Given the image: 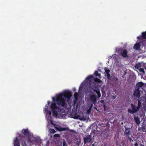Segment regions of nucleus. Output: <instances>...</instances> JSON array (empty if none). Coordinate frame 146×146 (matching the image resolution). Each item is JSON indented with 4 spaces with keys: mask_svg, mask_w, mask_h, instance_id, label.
I'll return each instance as SVG.
<instances>
[{
    "mask_svg": "<svg viewBox=\"0 0 146 146\" xmlns=\"http://www.w3.org/2000/svg\"><path fill=\"white\" fill-rule=\"evenodd\" d=\"M72 96V93L71 92L66 91L62 94H58L56 96V98H52L53 102H56L58 105L66 108L67 105L66 103L65 100L63 98V97L69 100Z\"/></svg>",
    "mask_w": 146,
    "mask_h": 146,
    "instance_id": "nucleus-1",
    "label": "nucleus"
},
{
    "mask_svg": "<svg viewBox=\"0 0 146 146\" xmlns=\"http://www.w3.org/2000/svg\"><path fill=\"white\" fill-rule=\"evenodd\" d=\"M137 106H136L133 103L131 104V108L128 109L127 111L130 114H134L137 113L139 111V109L141 107V103L140 100L138 99Z\"/></svg>",
    "mask_w": 146,
    "mask_h": 146,
    "instance_id": "nucleus-2",
    "label": "nucleus"
},
{
    "mask_svg": "<svg viewBox=\"0 0 146 146\" xmlns=\"http://www.w3.org/2000/svg\"><path fill=\"white\" fill-rule=\"evenodd\" d=\"M58 108L59 107L56 106L55 103H52L50 106V108L54 116L57 117L58 115L57 111Z\"/></svg>",
    "mask_w": 146,
    "mask_h": 146,
    "instance_id": "nucleus-3",
    "label": "nucleus"
},
{
    "mask_svg": "<svg viewBox=\"0 0 146 146\" xmlns=\"http://www.w3.org/2000/svg\"><path fill=\"white\" fill-rule=\"evenodd\" d=\"M91 87L93 91L95 92L97 94L98 96V98L100 97L101 95L100 93V90L98 88L97 85H96L94 84H91Z\"/></svg>",
    "mask_w": 146,
    "mask_h": 146,
    "instance_id": "nucleus-4",
    "label": "nucleus"
},
{
    "mask_svg": "<svg viewBox=\"0 0 146 146\" xmlns=\"http://www.w3.org/2000/svg\"><path fill=\"white\" fill-rule=\"evenodd\" d=\"M84 144L90 142L92 141V136L90 135H87L85 137L83 138Z\"/></svg>",
    "mask_w": 146,
    "mask_h": 146,
    "instance_id": "nucleus-5",
    "label": "nucleus"
},
{
    "mask_svg": "<svg viewBox=\"0 0 146 146\" xmlns=\"http://www.w3.org/2000/svg\"><path fill=\"white\" fill-rule=\"evenodd\" d=\"M133 96L138 99L140 97V92L139 88H136L134 91Z\"/></svg>",
    "mask_w": 146,
    "mask_h": 146,
    "instance_id": "nucleus-6",
    "label": "nucleus"
},
{
    "mask_svg": "<svg viewBox=\"0 0 146 146\" xmlns=\"http://www.w3.org/2000/svg\"><path fill=\"white\" fill-rule=\"evenodd\" d=\"M90 99L92 101V102L95 105L97 103V98L95 94H92L90 97Z\"/></svg>",
    "mask_w": 146,
    "mask_h": 146,
    "instance_id": "nucleus-7",
    "label": "nucleus"
},
{
    "mask_svg": "<svg viewBox=\"0 0 146 146\" xmlns=\"http://www.w3.org/2000/svg\"><path fill=\"white\" fill-rule=\"evenodd\" d=\"M130 129L129 128L125 127V130L124 131V135L129 137L130 136Z\"/></svg>",
    "mask_w": 146,
    "mask_h": 146,
    "instance_id": "nucleus-8",
    "label": "nucleus"
},
{
    "mask_svg": "<svg viewBox=\"0 0 146 146\" xmlns=\"http://www.w3.org/2000/svg\"><path fill=\"white\" fill-rule=\"evenodd\" d=\"M22 132L23 134H24L25 136L26 137L28 136L30 134L28 129H23L22 130Z\"/></svg>",
    "mask_w": 146,
    "mask_h": 146,
    "instance_id": "nucleus-9",
    "label": "nucleus"
},
{
    "mask_svg": "<svg viewBox=\"0 0 146 146\" xmlns=\"http://www.w3.org/2000/svg\"><path fill=\"white\" fill-rule=\"evenodd\" d=\"M134 118L137 125L139 126L140 123L139 118L137 116H136L135 115L134 116Z\"/></svg>",
    "mask_w": 146,
    "mask_h": 146,
    "instance_id": "nucleus-10",
    "label": "nucleus"
},
{
    "mask_svg": "<svg viewBox=\"0 0 146 146\" xmlns=\"http://www.w3.org/2000/svg\"><path fill=\"white\" fill-rule=\"evenodd\" d=\"M121 55L124 58H127L128 56L127 55V52L126 50H124L121 52Z\"/></svg>",
    "mask_w": 146,
    "mask_h": 146,
    "instance_id": "nucleus-11",
    "label": "nucleus"
},
{
    "mask_svg": "<svg viewBox=\"0 0 146 146\" xmlns=\"http://www.w3.org/2000/svg\"><path fill=\"white\" fill-rule=\"evenodd\" d=\"M142 35L141 36H139L137 37V38L139 39H146V31L145 32H142Z\"/></svg>",
    "mask_w": 146,
    "mask_h": 146,
    "instance_id": "nucleus-12",
    "label": "nucleus"
},
{
    "mask_svg": "<svg viewBox=\"0 0 146 146\" xmlns=\"http://www.w3.org/2000/svg\"><path fill=\"white\" fill-rule=\"evenodd\" d=\"M56 129L59 131H66L67 130L66 128H62L60 126H58V127H56Z\"/></svg>",
    "mask_w": 146,
    "mask_h": 146,
    "instance_id": "nucleus-13",
    "label": "nucleus"
},
{
    "mask_svg": "<svg viewBox=\"0 0 146 146\" xmlns=\"http://www.w3.org/2000/svg\"><path fill=\"white\" fill-rule=\"evenodd\" d=\"M58 114H59L60 115H64L63 113H64L65 110L64 109L62 108H58L57 111Z\"/></svg>",
    "mask_w": 146,
    "mask_h": 146,
    "instance_id": "nucleus-14",
    "label": "nucleus"
},
{
    "mask_svg": "<svg viewBox=\"0 0 146 146\" xmlns=\"http://www.w3.org/2000/svg\"><path fill=\"white\" fill-rule=\"evenodd\" d=\"M14 146H20L19 141L17 137H16L15 139L14 140Z\"/></svg>",
    "mask_w": 146,
    "mask_h": 146,
    "instance_id": "nucleus-15",
    "label": "nucleus"
},
{
    "mask_svg": "<svg viewBox=\"0 0 146 146\" xmlns=\"http://www.w3.org/2000/svg\"><path fill=\"white\" fill-rule=\"evenodd\" d=\"M144 85V83L142 82H140L137 83L136 85V86L137 88L142 87Z\"/></svg>",
    "mask_w": 146,
    "mask_h": 146,
    "instance_id": "nucleus-16",
    "label": "nucleus"
},
{
    "mask_svg": "<svg viewBox=\"0 0 146 146\" xmlns=\"http://www.w3.org/2000/svg\"><path fill=\"white\" fill-rule=\"evenodd\" d=\"M140 45L139 43H136L134 46V48L136 50H138L140 48Z\"/></svg>",
    "mask_w": 146,
    "mask_h": 146,
    "instance_id": "nucleus-17",
    "label": "nucleus"
},
{
    "mask_svg": "<svg viewBox=\"0 0 146 146\" xmlns=\"http://www.w3.org/2000/svg\"><path fill=\"white\" fill-rule=\"evenodd\" d=\"M141 66V63H138L136 64L135 66V68L137 69H139V68Z\"/></svg>",
    "mask_w": 146,
    "mask_h": 146,
    "instance_id": "nucleus-18",
    "label": "nucleus"
},
{
    "mask_svg": "<svg viewBox=\"0 0 146 146\" xmlns=\"http://www.w3.org/2000/svg\"><path fill=\"white\" fill-rule=\"evenodd\" d=\"M94 74L96 76H98L100 78H101V74H99L98 71H96L94 73Z\"/></svg>",
    "mask_w": 146,
    "mask_h": 146,
    "instance_id": "nucleus-19",
    "label": "nucleus"
},
{
    "mask_svg": "<svg viewBox=\"0 0 146 146\" xmlns=\"http://www.w3.org/2000/svg\"><path fill=\"white\" fill-rule=\"evenodd\" d=\"M93 75H90L88 76L86 78V80H89L90 79L93 78Z\"/></svg>",
    "mask_w": 146,
    "mask_h": 146,
    "instance_id": "nucleus-20",
    "label": "nucleus"
},
{
    "mask_svg": "<svg viewBox=\"0 0 146 146\" xmlns=\"http://www.w3.org/2000/svg\"><path fill=\"white\" fill-rule=\"evenodd\" d=\"M48 109V107L47 106H46L45 108V111H47V113L49 114V115H50L51 114V112L50 111H48L47 110Z\"/></svg>",
    "mask_w": 146,
    "mask_h": 146,
    "instance_id": "nucleus-21",
    "label": "nucleus"
},
{
    "mask_svg": "<svg viewBox=\"0 0 146 146\" xmlns=\"http://www.w3.org/2000/svg\"><path fill=\"white\" fill-rule=\"evenodd\" d=\"M105 71L106 74L108 73H110V70L107 67H106L105 68Z\"/></svg>",
    "mask_w": 146,
    "mask_h": 146,
    "instance_id": "nucleus-22",
    "label": "nucleus"
},
{
    "mask_svg": "<svg viewBox=\"0 0 146 146\" xmlns=\"http://www.w3.org/2000/svg\"><path fill=\"white\" fill-rule=\"evenodd\" d=\"M78 94L77 92H76L74 94V96L76 100H78Z\"/></svg>",
    "mask_w": 146,
    "mask_h": 146,
    "instance_id": "nucleus-23",
    "label": "nucleus"
},
{
    "mask_svg": "<svg viewBox=\"0 0 146 146\" xmlns=\"http://www.w3.org/2000/svg\"><path fill=\"white\" fill-rule=\"evenodd\" d=\"M109 121H110V123L114 122V117H112L111 118H110V119Z\"/></svg>",
    "mask_w": 146,
    "mask_h": 146,
    "instance_id": "nucleus-24",
    "label": "nucleus"
},
{
    "mask_svg": "<svg viewBox=\"0 0 146 146\" xmlns=\"http://www.w3.org/2000/svg\"><path fill=\"white\" fill-rule=\"evenodd\" d=\"M119 137V133H117L115 135L114 139L117 140V139Z\"/></svg>",
    "mask_w": 146,
    "mask_h": 146,
    "instance_id": "nucleus-25",
    "label": "nucleus"
},
{
    "mask_svg": "<svg viewBox=\"0 0 146 146\" xmlns=\"http://www.w3.org/2000/svg\"><path fill=\"white\" fill-rule=\"evenodd\" d=\"M100 79L97 78H95L94 79V81L95 82H100Z\"/></svg>",
    "mask_w": 146,
    "mask_h": 146,
    "instance_id": "nucleus-26",
    "label": "nucleus"
},
{
    "mask_svg": "<svg viewBox=\"0 0 146 146\" xmlns=\"http://www.w3.org/2000/svg\"><path fill=\"white\" fill-rule=\"evenodd\" d=\"M50 132L52 133H54L56 132L53 129H51L50 130Z\"/></svg>",
    "mask_w": 146,
    "mask_h": 146,
    "instance_id": "nucleus-27",
    "label": "nucleus"
},
{
    "mask_svg": "<svg viewBox=\"0 0 146 146\" xmlns=\"http://www.w3.org/2000/svg\"><path fill=\"white\" fill-rule=\"evenodd\" d=\"M139 71L141 72H142L144 74H145V71L144 69L143 68H140L139 69Z\"/></svg>",
    "mask_w": 146,
    "mask_h": 146,
    "instance_id": "nucleus-28",
    "label": "nucleus"
},
{
    "mask_svg": "<svg viewBox=\"0 0 146 146\" xmlns=\"http://www.w3.org/2000/svg\"><path fill=\"white\" fill-rule=\"evenodd\" d=\"M53 137H60V135L59 134H55L54 135Z\"/></svg>",
    "mask_w": 146,
    "mask_h": 146,
    "instance_id": "nucleus-29",
    "label": "nucleus"
},
{
    "mask_svg": "<svg viewBox=\"0 0 146 146\" xmlns=\"http://www.w3.org/2000/svg\"><path fill=\"white\" fill-rule=\"evenodd\" d=\"M62 146H67V144H66V142L65 141H63L62 144Z\"/></svg>",
    "mask_w": 146,
    "mask_h": 146,
    "instance_id": "nucleus-30",
    "label": "nucleus"
},
{
    "mask_svg": "<svg viewBox=\"0 0 146 146\" xmlns=\"http://www.w3.org/2000/svg\"><path fill=\"white\" fill-rule=\"evenodd\" d=\"M27 142L28 143H31L32 142V141L31 140V139L30 137H28Z\"/></svg>",
    "mask_w": 146,
    "mask_h": 146,
    "instance_id": "nucleus-31",
    "label": "nucleus"
},
{
    "mask_svg": "<svg viewBox=\"0 0 146 146\" xmlns=\"http://www.w3.org/2000/svg\"><path fill=\"white\" fill-rule=\"evenodd\" d=\"M123 74L122 75V77L123 78H125V76L126 74V72L125 71H123Z\"/></svg>",
    "mask_w": 146,
    "mask_h": 146,
    "instance_id": "nucleus-32",
    "label": "nucleus"
},
{
    "mask_svg": "<svg viewBox=\"0 0 146 146\" xmlns=\"http://www.w3.org/2000/svg\"><path fill=\"white\" fill-rule=\"evenodd\" d=\"M106 75L108 79H110V73H108L106 74Z\"/></svg>",
    "mask_w": 146,
    "mask_h": 146,
    "instance_id": "nucleus-33",
    "label": "nucleus"
},
{
    "mask_svg": "<svg viewBox=\"0 0 146 146\" xmlns=\"http://www.w3.org/2000/svg\"><path fill=\"white\" fill-rule=\"evenodd\" d=\"M118 80L116 78H113V80L114 81H115V82H117Z\"/></svg>",
    "mask_w": 146,
    "mask_h": 146,
    "instance_id": "nucleus-34",
    "label": "nucleus"
},
{
    "mask_svg": "<svg viewBox=\"0 0 146 146\" xmlns=\"http://www.w3.org/2000/svg\"><path fill=\"white\" fill-rule=\"evenodd\" d=\"M93 104L92 103V104H91L90 105V110H91V109L93 107Z\"/></svg>",
    "mask_w": 146,
    "mask_h": 146,
    "instance_id": "nucleus-35",
    "label": "nucleus"
},
{
    "mask_svg": "<svg viewBox=\"0 0 146 146\" xmlns=\"http://www.w3.org/2000/svg\"><path fill=\"white\" fill-rule=\"evenodd\" d=\"M135 146H138V144L137 142H136L134 144Z\"/></svg>",
    "mask_w": 146,
    "mask_h": 146,
    "instance_id": "nucleus-36",
    "label": "nucleus"
},
{
    "mask_svg": "<svg viewBox=\"0 0 146 146\" xmlns=\"http://www.w3.org/2000/svg\"><path fill=\"white\" fill-rule=\"evenodd\" d=\"M90 110H90V108L89 109H88V110L87 111V113H89L90 112Z\"/></svg>",
    "mask_w": 146,
    "mask_h": 146,
    "instance_id": "nucleus-37",
    "label": "nucleus"
},
{
    "mask_svg": "<svg viewBox=\"0 0 146 146\" xmlns=\"http://www.w3.org/2000/svg\"><path fill=\"white\" fill-rule=\"evenodd\" d=\"M50 102L49 101H47V104L49 105L50 104Z\"/></svg>",
    "mask_w": 146,
    "mask_h": 146,
    "instance_id": "nucleus-38",
    "label": "nucleus"
},
{
    "mask_svg": "<svg viewBox=\"0 0 146 146\" xmlns=\"http://www.w3.org/2000/svg\"><path fill=\"white\" fill-rule=\"evenodd\" d=\"M106 105H104V109L105 110V108H106Z\"/></svg>",
    "mask_w": 146,
    "mask_h": 146,
    "instance_id": "nucleus-39",
    "label": "nucleus"
},
{
    "mask_svg": "<svg viewBox=\"0 0 146 146\" xmlns=\"http://www.w3.org/2000/svg\"><path fill=\"white\" fill-rule=\"evenodd\" d=\"M76 90L75 88H74L73 89V91L75 92L76 91Z\"/></svg>",
    "mask_w": 146,
    "mask_h": 146,
    "instance_id": "nucleus-40",
    "label": "nucleus"
},
{
    "mask_svg": "<svg viewBox=\"0 0 146 146\" xmlns=\"http://www.w3.org/2000/svg\"><path fill=\"white\" fill-rule=\"evenodd\" d=\"M128 138L129 139V140H132V139H131V138L130 137H128Z\"/></svg>",
    "mask_w": 146,
    "mask_h": 146,
    "instance_id": "nucleus-41",
    "label": "nucleus"
},
{
    "mask_svg": "<svg viewBox=\"0 0 146 146\" xmlns=\"http://www.w3.org/2000/svg\"><path fill=\"white\" fill-rule=\"evenodd\" d=\"M116 52H119V50H117V49H116Z\"/></svg>",
    "mask_w": 146,
    "mask_h": 146,
    "instance_id": "nucleus-42",
    "label": "nucleus"
},
{
    "mask_svg": "<svg viewBox=\"0 0 146 146\" xmlns=\"http://www.w3.org/2000/svg\"><path fill=\"white\" fill-rule=\"evenodd\" d=\"M140 146H145L144 145H143V144H141L140 145Z\"/></svg>",
    "mask_w": 146,
    "mask_h": 146,
    "instance_id": "nucleus-43",
    "label": "nucleus"
},
{
    "mask_svg": "<svg viewBox=\"0 0 146 146\" xmlns=\"http://www.w3.org/2000/svg\"><path fill=\"white\" fill-rule=\"evenodd\" d=\"M92 146H95V144H92Z\"/></svg>",
    "mask_w": 146,
    "mask_h": 146,
    "instance_id": "nucleus-44",
    "label": "nucleus"
},
{
    "mask_svg": "<svg viewBox=\"0 0 146 146\" xmlns=\"http://www.w3.org/2000/svg\"><path fill=\"white\" fill-rule=\"evenodd\" d=\"M24 143H25V145H26V143H25V142H24Z\"/></svg>",
    "mask_w": 146,
    "mask_h": 146,
    "instance_id": "nucleus-45",
    "label": "nucleus"
},
{
    "mask_svg": "<svg viewBox=\"0 0 146 146\" xmlns=\"http://www.w3.org/2000/svg\"><path fill=\"white\" fill-rule=\"evenodd\" d=\"M118 143V142H117V141H116V143H117V144H118V143Z\"/></svg>",
    "mask_w": 146,
    "mask_h": 146,
    "instance_id": "nucleus-46",
    "label": "nucleus"
},
{
    "mask_svg": "<svg viewBox=\"0 0 146 146\" xmlns=\"http://www.w3.org/2000/svg\"><path fill=\"white\" fill-rule=\"evenodd\" d=\"M24 138V139H25V137H24L23 136V138Z\"/></svg>",
    "mask_w": 146,
    "mask_h": 146,
    "instance_id": "nucleus-47",
    "label": "nucleus"
},
{
    "mask_svg": "<svg viewBox=\"0 0 146 146\" xmlns=\"http://www.w3.org/2000/svg\"><path fill=\"white\" fill-rule=\"evenodd\" d=\"M145 69H146V68H145Z\"/></svg>",
    "mask_w": 146,
    "mask_h": 146,
    "instance_id": "nucleus-48",
    "label": "nucleus"
},
{
    "mask_svg": "<svg viewBox=\"0 0 146 146\" xmlns=\"http://www.w3.org/2000/svg\"><path fill=\"white\" fill-rule=\"evenodd\" d=\"M145 131L146 132V130Z\"/></svg>",
    "mask_w": 146,
    "mask_h": 146,
    "instance_id": "nucleus-49",
    "label": "nucleus"
}]
</instances>
